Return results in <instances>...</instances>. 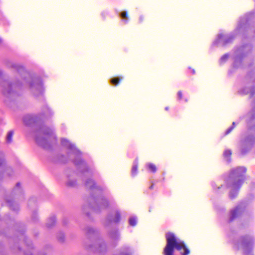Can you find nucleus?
Instances as JSON below:
<instances>
[{
  "instance_id": "obj_1",
  "label": "nucleus",
  "mask_w": 255,
  "mask_h": 255,
  "mask_svg": "<svg viewBox=\"0 0 255 255\" xmlns=\"http://www.w3.org/2000/svg\"><path fill=\"white\" fill-rule=\"evenodd\" d=\"M247 171L245 167H238L233 169L226 180V186L230 190L229 196L233 199L238 194V191L244 182V175Z\"/></svg>"
},
{
  "instance_id": "obj_2",
  "label": "nucleus",
  "mask_w": 255,
  "mask_h": 255,
  "mask_svg": "<svg viewBox=\"0 0 255 255\" xmlns=\"http://www.w3.org/2000/svg\"><path fill=\"white\" fill-rule=\"evenodd\" d=\"M166 245L163 251V255H174V250L180 252L181 255H189L190 250L185 243L177 239L172 233L166 234Z\"/></svg>"
},
{
  "instance_id": "obj_3",
  "label": "nucleus",
  "mask_w": 255,
  "mask_h": 255,
  "mask_svg": "<svg viewBox=\"0 0 255 255\" xmlns=\"http://www.w3.org/2000/svg\"><path fill=\"white\" fill-rule=\"evenodd\" d=\"M231 216L230 219V222L233 221L236 219L240 215V210L238 207H236L234 209L231 211Z\"/></svg>"
},
{
  "instance_id": "obj_4",
  "label": "nucleus",
  "mask_w": 255,
  "mask_h": 255,
  "mask_svg": "<svg viewBox=\"0 0 255 255\" xmlns=\"http://www.w3.org/2000/svg\"><path fill=\"white\" fill-rule=\"evenodd\" d=\"M241 243L243 245H247L250 242V239L247 236H243L240 238Z\"/></svg>"
},
{
  "instance_id": "obj_5",
  "label": "nucleus",
  "mask_w": 255,
  "mask_h": 255,
  "mask_svg": "<svg viewBox=\"0 0 255 255\" xmlns=\"http://www.w3.org/2000/svg\"><path fill=\"white\" fill-rule=\"evenodd\" d=\"M123 80L122 78H114L111 80V83L113 85H114L115 86H117L119 85L120 82Z\"/></svg>"
},
{
  "instance_id": "obj_6",
  "label": "nucleus",
  "mask_w": 255,
  "mask_h": 255,
  "mask_svg": "<svg viewBox=\"0 0 255 255\" xmlns=\"http://www.w3.org/2000/svg\"><path fill=\"white\" fill-rule=\"evenodd\" d=\"M147 166L149 168L150 171L153 173H155L157 170L156 165L153 163L148 164Z\"/></svg>"
},
{
  "instance_id": "obj_7",
  "label": "nucleus",
  "mask_w": 255,
  "mask_h": 255,
  "mask_svg": "<svg viewBox=\"0 0 255 255\" xmlns=\"http://www.w3.org/2000/svg\"><path fill=\"white\" fill-rule=\"evenodd\" d=\"M86 185L87 187L91 188L95 186V183L93 180L89 179L87 181Z\"/></svg>"
},
{
  "instance_id": "obj_8",
  "label": "nucleus",
  "mask_w": 255,
  "mask_h": 255,
  "mask_svg": "<svg viewBox=\"0 0 255 255\" xmlns=\"http://www.w3.org/2000/svg\"><path fill=\"white\" fill-rule=\"evenodd\" d=\"M13 135V131H10L8 132L7 137H6V140L7 142H11L12 141V137Z\"/></svg>"
},
{
  "instance_id": "obj_9",
  "label": "nucleus",
  "mask_w": 255,
  "mask_h": 255,
  "mask_svg": "<svg viewBox=\"0 0 255 255\" xmlns=\"http://www.w3.org/2000/svg\"><path fill=\"white\" fill-rule=\"evenodd\" d=\"M137 170H138V164L135 163L133 165V166L132 168V170H131L132 174L133 175H136L137 173Z\"/></svg>"
},
{
  "instance_id": "obj_10",
  "label": "nucleus",
  "mask_w": 255,
  "mask_h": 255,
  "mask_svg": "<svg viewBox=\"0 0 255 255\" xmlns=\"http://www.w3.org/2000/svg\"><path fill=\"white\" fill-rule=\"evenodd\" d=\"M129 222L130 225L135 226L136 224V220L135 218H131L129 219Z\"/></svg>"
},
{
  "instance_id": "obj_11",
  "label": "nucleus",
  "mask_w": 255,
  "mask_h": 255,
  "mask_svg": "<svg viewBox=\"0 0 255 255\" xmlns=\"http://www.w3.org/2000/svg\"><path fill=\"white\" fill-rule=\"evenodd\" d=\"M236 127V124L235 122H233V124H232V126L231 127H230L227 131H226V134H229V133H230L231 132V131L235 128Z\"/></svg>"
},
{
  "instance_id": "obj_12",
  "label": "nucleus",
  "mask_w": 255,
  "mask_h": 255,
  "mask_svg": "<svg viewBox=\"0 0 255 255\" xmlns=\"http://www.w3.org/2000/svg\"><path fill=\"white\" fill-rule=\"evenodd\" d=\"M232 155V151L231 150H226L224 152V156L226 157H229Z\"/></svg>"
},
{
  "instance_id": "obj_13",
  "label": "nucleus",
  "mask_w": 255,
  "mask_h": 255,
  "mask_svg": "<svg viewBox=\"0 0 255 255\" xmlns=\"http://www.w3.org/2000/svg\"><path fill=\"white\" fill-rule=\"evenodd\" d=\"M50 220V221L51 222V223H47V226L48 227H51L53 225H54L55 223V218H51Z\"/></svg>"
},
{
  "instance_id": "obj_14",
  "label": "nucleus",
  "mask_w": 255,
  "mask_h": 255,
  "mask_svg": "<svg viewBox=\"0 0 255 255\" xmlns=\"http://www.w3.org/2000/svg\"><path fill=\"white\" fill-rule=\"evenodd\" d=\"M128 15V12H127V11H124V12H122L121 14V17L124 19L127 18Z\"/></svg>"
},
{
  "instance_id": "obj_15",
  "label": "nucleus",
  "mask_w": 255,
  "mask_h": 255,
  "mask_svg": "<svg viewBox=\"0 0 255 255\" xmlns=\"http://www.w3.org/2000/svg\"><path fill=\"white\" fill-rule=\"evenodd\" d=\"M120 218H121V215H120V213L117 212L116 213V219L115 220V222H118L120 221Z\"/></svg>"
},
{
  "instance_id": "obj_16",
  "label": "nucleus",
  "mask_w": 255,
  "mask_h": 255,
  "mask_svg": "<svg viewBox=\"0 0 255 255\" xmlns=\"http://www.w3.org/2000/svg\"><path fill=\"white\" fill-rule=\"evenodd\" d=\"M178 96L179 100H181L183 98V94L181 91H179L178 93Z\"/></svg>"
},
{
  "instance_id": "obj_17",
  "label": "nucleus",
  "mask_w": 255,
  "mask_h": 255,
  "mask_svg": "<svg viewBox=\"0 0 255 255\" xmlns=\"http://www.w3.org/2000/svg\"><path fill=\"white\" fill-rule=\"evenodd\" d=\"M228 58V55H225L224 56H223L222 58H221V60L223 61H226L227 59Z\"/></svg>"
},
{
  "instance_id": "obj_18",
  "label": "nucleus",
  "mask_w": 255,
  "mask_h": 255,
  "mask_svg": "<svg viewBox=\"0 0 255 255\" xmlns=\"http://www.w3.org/2000/svg\"><path fill=\"white\" fill-rule=\"evenodd\" d=\"M139 20L140 22H142L144 20V17L143 16H141L139 17Z\"/></svg>"
},
{
  "instance_id": "obj_19",
  "label": "nucleus",
  "mask_w": 255,
  "mask_h": 255,
  "mask_svg": "<svg viewBox=\"0 0 255 255\" xmlns=\"http://www.w3.org/2000/svg\"><path fill=\"white\" fill-rule=\"evenodd\" d=\"M153 184H152V185L149 187V188H150V189H153Z\"/></svg>"
},
{
  "instance_id": "obj_20",
  "label": "nucleus",
  "mask_w": 255,
  "mask_h": 255,
  "mask_svg": "<svg viewBox=\"0 0 255 255\" xmlns=\"http://www.w3.org/2000/svg\"><path fill=\"white\" fill-rule=\"evenodd\" d=\"M36 141H37V142L38 143H39V144L40 143V141L39 140V139H38V138H37V139H36Z\"/></svg>"
},
{
  "instance_id": "obj_21",
  "label": "nucleus",
  "mask_w": 255,
  "mask_h": 255,
  "mask_svg": "<svg viewBox=\"0 0 255 255\" xmlns=\"http://www.w3.org/2000/svg\"><path fill=\"white\" fill-rule=\"evenodd\" d=\"M3 92H4V93H9V91H7L5 90Z\"/></svg>"
},
{
  "instance_id": "obj_22",
  "label": "nucleus",
  "mask_w": 255,
  "mask_h": 255,
  "mask_svg": "<svg viewBox=\"0 0 255 255\" xmlns=\"http://www.w3.org/2000/svg\"><path fill=\"white\" fill-rule=\"evenodd\" d=\"M165 110H166V111H168V107H166V108H165Z\"/></svg>"
},
{
  "instance_id": "obj_23",
  "label": "nucleus",
  "mask_w": 255,
  "mask_h": 255,
  "mask_svg": "<svg viewBox=\"0 0 255 255\" xmlns=\"http://www.w3.org/2000/svg\"><path fill=\"white\" fill-rule=\"evenodd\" d=\"M17 186H19V183H17Z\"/></svg>"
},
{
  "instance_id": "obj_24",
  "label": "nucleus",
  "mask_w": 255,
  "mask_h": 255,
  "mask_svg": "<svg viewBox=\"0 0 255 255\" xmlns=\"http://www.w3.org/2000/svg\"><path fill=\"white\" fill-rule=\"evenodd\" d=\"M1 42V39H0V42Z\"/></svg>"
}]
</instances>
